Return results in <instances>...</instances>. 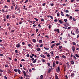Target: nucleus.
I'll use <instances>...</instances> for the list:
<instances>
[{
  "label": "nucleus",
  "instance_id": "nucleus-53",
  "mask_svg": "<svg viewBox=\"0 0 79 79\" xmlns=\"http://www.w3.org/2000/svg\"><path fill=\"white\" fill-rule=\"evenodd\" d=\"M51 6H53V5H54V4H53V3H52L50 4Z\"/></svg>",
  "mask_w": 79,
  "mask_h": 79
},
{
  "label": "nucleus",
  "instance_id": "nucleus-42",
  "mask_svg": "<svg viewBox=\"0 0 79 79\" xmlns=\"http://www.w3.org/2000/svg\"><path fill=\"white\" fill-rule=\"evenodd\" d=\"M68 21L67 19H64V21L65 22H66V21Z\"/></svg>",
  "mask_w": 79,
  "mask_h": 79
},
{
  "label": "nucleus",
  "instance_id": "nucleus-32",
  "mask_svg": "<svg viewBox=\"0 0 79 79\" xmlns=\"http://www.w3.org/2000/svg\"><path fill=\"white\" fill-rule=\"evenodd\" d=\"M56 64H58L59 63V62L58 61H56Z\"/></svg>",
  "mask_w": 79,
  "mask_h": 79
},
{
  "label": "nucleus",
  "instance_id": "nucleus-15",
  "mask_svg": "<svg viewBox=\"0 0 79 79\" xmlns=\"http://www.w3.org/2000/svg\"><path fill=\"white\" fill-rule=\"evenodd\" d=\"M44 49H45V50H49V48H45V47H44Z\"/></svg>",
  "mask_w": 79,
  "mask_h": 79
},
{
  "label": "nucleus",
  "instance_id": "nucleus-22",
  "mask_svg": "<svg viewBox=\"0 0 79 79\" xmlns=\"http://www.w3.org/2000/svg\"><path fill=\"white\" fill-rule=\"evenodd\" d=\"M56 32H57L58 33H59V32H60V31L59 30V29H57L56 30Z\"/></svg>",
  "mask_w": 79,
  "mask_h": 79
},
{
  "label": "nucleus",
  "instance_id": "nucleus-31",
  "mask_svg": "<svg viewBox=\"0 0 79 79\" xmlns=\"http://www.w3.org/2000/svg\"><path fill=\"white\" fill-rule=\"evenodd\" d=\"M9 16H10V15H7V16H6L7 19H8V18H9Z\"/></svg>",
  "mask_w": 79,
  "mask_h": 79
},
{
  "label": "nucleus",
  "instance_id": "nucleus-27",
  "mask_svg": "<svg viewBox=\"0 0 79 79\" xmlns=\"http://www.w3.org/2000/svg\"><path fill=\"white\" fill-rule=\"evenodd\" d=\"M59 49H61V48H62V46H60L59 47Z\"/></svg>",
  "mask_w": 79,
  "mask_h": 79
},
{
  "label": "nucleus",
  "instance_id": "nucleus-13",
  "mask_svg": "<svg viewBox=\"0 0 79 79\" xmlns=\"http://www.w3.org/2000/svg\"><path fill=\"white\" fill-rule=\"evenodd\" d=\"M41 61L43 62V63H45V60L44 59H41Z\"/></svg>",
  "mask_w": 79,
  "mask_h": 79
},
{
  "label": "nucleus",
  "instance_id": "nucleus-25",
  "mask_svg": "<svg viewBox=\"0 0 79 79\" xmlns=\"http://www.w3.org/2000/svg\"><path fill=\"white\" fill-rule=\"evenodd\" d=\"M64 11L65 13H69V11H68V10H65Z\"/></svg>",
  "mask_w": 79,
  "mask_h": 79
},
{
  "label": "nucleus",
  "instance_id": "nucleus-16",
  "mask_svg": "<svg viewBox=\"0 0 79 79\" xmlns=\"http://www.w3.org/2000/svg\"><path fill=\"white\" fill-rule=\"evenodd\" d=\"M61 15L62 16H64V14H63V13L62 11L61 12Z\"/></svg>",
  "mask_w": 79,
  "mask_h": 79
},
{
  "label": "nucleus",
  "instance_id": "nucleus-44",
  "mask_svg": "<svg viewBox=\"0 0 79 79\" xmlns=\"http://www.w3.org/2000/svg\"><path fill=\"white\" fill-rule=\"evenodd\" d=\"M27 2H28V0H26L24 2L25 3H27Z\"/></svg>",
  "mask_w": 79,
  "mask_h": 79
},
{
  "label": "nucleus",
  "instance_id": "nucleus-50",
  "mask_svg": "<svg viewBox=\"0 0 79 79\" xmlns=\"http://www.w3.org/2000/svg\"><path fill=\"white\" fill-rule=\"evenodd\" d=\"M50 54H48L47 55V56H48V57H50Z\"/></svg>",
  "mask_w": 79,
  "mask_h": 79
},
{
  "label": "nucleus",
  "instance_id": "nucleus-63",
  "mask_svg": "<svg viewBox=\"0 0 79 79\" xmlns=\"http://www.w3.org/2000/svg\"><path fill=\"white\" fill-rule=\"evenodd\" d=\"M65 78H66V79H68V77L67 76V75H66V76H65Z\"/></svg>",
  "mask_w": 79,
  "mask_h": 79
},
{
  "label": "nucleus",
  "instance_id": "nucleus-62",
  "mask_svg": "<svg viewBox=\"0 0 79 79\" xmlns=\"http://www.w3.org/2000/svg\"><path fill=\"white\" fill-rule=\"evenodd\" d=\"M15 53H18V51L17 50H15Z\"/></svg>",
  "mask_w": 79,
  "mask_h": 79
},
{
  "label": "nucleus",
  "instance_id": "nucleus-5",
  "mask_svg": "<svg viewBox=\"0 0 79 79\" xmlns=\"http://www.w3.org/2000/svg\"><path fill=\"white\" fill-rule=\"evenodd\" d=\"M72 50L73 52H74V51H75V47H74V46H73Z\"/></svg>",
  "mask_w": 79,
  "mask_h": 79
},
{
  "label": "nucleus",
  "instance_id": "nucleus-26",
  "mask_svg": "<svg viewBox=\"0 0 79 79\" xmlns=\"http://www.w3.org/2000/svg\"><path fill=\"white\" fill-rule=\"evenodd\" d=\"M75 56L76 57H77L78 58L79 57V56L77 55V54H75Z\"/></svg>",
  "mask_w": 79,
  "mask_h": 79
},
{
  "label": "nucleus",
  "instance_id": "nucleus-2",
  "mask_svg": "<svg viewBox=\"0 0 79 79\" xmlns=\"http://www.w3.org/2000/svg\"><path fill=\"white\" fill-rule=\"evenodd\" d=\"M75 32L76 34H78L79 33V30L77 29H76L75 31Z\"/></svg>",
  "mask_w": 79,
  "mask_h": 79
},
{
  "label": "nucleus",
  "instance_id": "nucleus-45",
  "mask_svg": "<svg viewBox=\"0 0 79 79\" xmlns=\"http://www.w3.org/2000/svg\"><path fill=\"white\" fill-rule=\"evenodd\" d=\"M21 61H24L25 60H24V59H22L21 60Z\"/></svg>",
  "mask_w": 79,
  "mask_h": 79
},
{
  "label": "nucleus",
  "instance_id": "nucleus-6",
  "mask_svg": "<svg viewBox=\"0 0 79 79\" xmlns=\"http://www.w3.org/2000/svg\"><path fill=\"white\" fill-rule=\"evenodd\" d=\"M23 72L24 74V77H26V73L24 71H23Z\"/></svg>",
  "mask_w": 79,
  "mask_h": 79
},
{
  "label": "nucleus",
  "instance_id": "nucleus-19",
  "mask_svg": "<svg viewBox=\"0 0 79 79\" xmlns=\"http://www.w3.org/2000/svg\"><path fill=\"white\" fill-rule=\"evenodd\" d=\"M55 44H53L51 46V48H53V47H55Z\"/></svg>",
  "mask_w": 79,
  "mask_h": 79
},
{
  "label": "nucleus",
  "instance_id": "nucleus-52",
  "mask_svg": "<svg viewBox=\"0 0 79 79\" xmlns=\"http://www.w3.org/2000/svg\"><path fill=\"white\" fill-rule=\"evenodd\" d=\"M26 77H29V76L28 75H27L26 76Z\"/></svg>",
  "mask_w": 79,
  "mask_h": 79
},
{
  "label": "nucleus",
  "instance_id": "nucleus-34",
  "mask_svg": "<svg viewBox=\"0 0 79 79\" xmlns=\"http://www.w3.org/2000/svg\"><path fill=\"white\" fill-rule=\"evenodd\" d=\"M73 45H76V43H75V42H73Z\"/></svg>",
  "mask_w": 79,
  "mask_h": 79
},
{
  "label": "nucleus",
  "instance_id": "nucleus-21",
  "mask_svg": "<svg viewBox=\"0 0 79 79\" xmlns=\"http://www.w3.org/2000/svg\"><path fill=\"white\" fill-rule=\"evenodd\" d=\"M40 79H43V75H41L40 77Z\"/></svg>",
  "mask_w": 79,
  "mask_h": 79
},
{
  "label": "nucleus",
  "instance_id": "nucleus-20",
  "mask_svg": "<svg viewBox=\"0 0 79 79\" xmlns=\"http://www.w3.org/2000/svg\"><path fill=\"white\" fill-rule=\"evenodd\" d=\"M60 44V43H57L56 44V47H57V46H58Z\"/></svg>",
  "mask_w": 79,
  "mask_h": 79
},
{
  "label": "nucleus",
  "instance_id": "nucleus-57",
  "mask_svg": "<svg viewBox=\"0 0 79 79\" xmlns=\"http://www.w3.org/2000/svg\"><path fill=\"white\" fill-rule=\"evenodd\" d=\"M53 43H55V41H52V42H51V44H53Z\"/></svg>",
  "mask_w": 79,
  "mask_h": 79
},
{
  "label": "nucleus",
  "instance_id": "nucleus-41",
  "mask_svg": "<svg viewBox=\"0 0 79 79\" xmlns=\"http://www.w3.org/2000/svg\"><path fill=\"white\" fill-rule=\"evenodd\" d=\"M12 5H13V6H15V3H12Z\"/></svg>",
  "mask_w": 79,
  "mask_h": 79
},
{
  "label": "nucleus",
  "instance_id": "nucleus-55",
  "mask_svg": "<svg viewBox=\"0 0 79 79\" xmlns=\"http://www.w3.org/2000/svg\"><path fill=\"white\" fill-rule=\"evenodd\" d=\"M41 21H44V19H41Z\"/></svg>",
  "mask_w": 79,
  "mask_h": 79
},
{
  "label": "nucleus",
  "instance_id": "nucleus-17",
  "mask_svg": "<svg viewBox=\"0 0 79 79\" xmlns=\"http://www.w3.org/2000/svg\"><path fill=\"white\" fill-rule=\"evenodd\" d=\"M56 65V64L55 63L53 62V67H55V66Z\"/></svg>",
  "mask_w": 79,
  "mask_h": 79
},
{
  "label": "nucleus",
  "instance_id": "nucleus-46",
  "mask_svg": "<svg viewBox=\"0 0 79 79\" xmlns=\"http://www.w3.org/2000/svg\"><path fill=\"white\" fill-rule=\"evenodd\" d=\"M46 4V3H43V4H42V5H43V6H45Z\"/></svg>",
  "mask_w": 79,
  "mask_h": 79
},
{
  "label": "nucleus",
  "instance_id": "nucleus-10",
  "mask_svg": "<svg viewBox=\"0 0 79 79\" xmlns=\"http://www.w3.org/2000/svg\"><path fill=\"white\" fill-rule=\"evenodd\" d=\"M37 61V59H35L33 61V63H35L36 61Z\"/></svg>",
  "mask_w": 79,
  "mask_h": 79
},
{
  "label": "nucleus",
  "instance_id": "nucleus-43",
  "mask_svg": "<svg viewBox=\"0 0 79 79\" xmlns=\"http://www.w3.org/2000/svg\"><path fill=\"white\" fill-rule=\"evenodd\" d=\"M56 71L58 73V72L60 71V69H56Z\"/></svg>",
  "mask_w": 79,
  "mask_h": 79
},
{
  "label": "nucleus",
  "instance_id": "nucleus-30",
  "mask_svg": "<svg viewBox=\"0 0 79 79\" xmlns=\"http://www.w3.org/2000/svg\"><path fill=\"white\" fill-rule=\"evenodd\" d=\"M10 8H11V10H13L14 9V7L13 6H11L10 7Z\"/></svg>",
  "mask_w": 79,
  "mask_h": 79
},
{
  "label": "nucleus",
  "instance_id": "nucleus-64",
  "mask_svg": "<svg viewBox=\"0 0 79 79\" xmlns=\"http://www.w3.org/2000/svg\"><path fill=\"white\" fill-rule=\"evenodd\" d=\"M75 11H76L77 12V11H79V10H75Z\"/></svg>",
  "mask_w": 79,
  "mask_h": 79
},
{
  "label": "nucleus",
  "instance_id": "nucleus-4",
  "mask_svg": "<svg viewBox=\"0 0 79 79\" xmlns=\"http://www.w3.org/2000/svg\"><path fill=\"white\" fill-rule=\"evenodd\" d=\"M41 57L42 58H45V56H44V55L41 54L40 55Z\"/></svg>",
  "mask_w": 79,
  "mask_h": 79
},
{
  "label": "nucleus",
  "instance_id": "nucleus-59",
  "mask_svg": "<svg viewBox=\"0 0 79 79\" xmlns=\"http://www.w3.org/2000/svg\"><path fill=\"white\" fill-rule=\"evenodd\" d=\"M0 72H1V73H2V72H3V70H2L0 69Z\"/></svg>",
  "mask_w": 79,
  "mask_h": 79
},
{
  "label": "nucleus",
  "instance_id": "nucleus-48",
  "mask_svg": "<svg viewBox=\"0 0 79 79\" xmlns=\"http://www.w3.org/2000/svg\"><path fill=\"white\" fill-rule=\"evenodd\" d=\"M39 31V30L38 29H37L36 30V32H37Z\"/></svg>",
  "mask_w": 79,
  "mask_h": 79
},
{
  "label": "nucleus",
  "instance_id": "nucleus-28",
  "mask_svg": "<svg viewBox=\"0 0 79 79\" xmlns=\"http://www.w3.org/2000/svg\"><path fill=\"white\" fill-rule=\"evenodd\" d=\"M39 43L40 44H42V40H39Z\"/></svg>",
  "mask_w": 79,
  "mask_h": 79
},
{
  "label": "nucleus",
  "instance_id": "nucleus-37",
  "mask_svg": "<svg viewBox=\"0 0 79 79\" xmlns=\"http://www.w3.org/2000/svg\"><path fill=\"white\" fill-rule=\"evenodd\" d=\"M47 64H48V66H50V63H48Z\"/></svg>",
  "mask_w": 79,
  "mask_h": 79
},
{
  "label": "nucleus",
  "instance_id": "nucleus-40",
  "mask_svg": "<svg viewBox=\"0 0 79 79\" xmlns=\"http://www.w3.org/2000/svg\"><path fill=\"white\" fill-rule=\"evenodd\" d=\"M50 72H51V70H48V72L49 73H50Z\"/></svg>",
  "mask_w": 79,
  "mask_h": 79
},
{
  "label": "nucleus",
  "instance_id": "nucleus-23",
  "mask_svg": "<svg viewBox=\"0 0 79 79\" xmlns=\"http://www.w3.org/2000/svg\"><path fill=\"white\" fill-rule=\"evenodd\" d=\"M28 47L30 48L31 47V46H32V45L30 44H28Z\"/></svg>",
  "mask_w": 79,
  "mask_h": 79
},
{
  "label": "nucleus",
  "instance_id": "nucleus-29",
  "mask_svg": "<svg viewBox=\"0 0 79 79\" xmlns=\"http://www.w3.org/2000/svg\"><path fill=\"white\" fill-rule=\"evenodd\" d=\"M62 58H63L65 59L66 58V56H65L64 55H63L62 56Z\"/></svg>",
  "mask_w": 79,
  "mask_h": 79
},
{
  "label": "nucleus",
  "instance_id": "nucleus-24",
  "mask_svg": "<svg viewBox=\"0 0 79 79\" xmlns=\"http://www.w3.org/2000/svg\"><path fill=\"white\" fill-rule=\"evenodd\" d=\"M17 71H18V72L19 73V74H20V73H21V71H20V70L18 69Z\"/></svg>",
  "mask_w": 79,
  "mask_h": 79
},
{
  "label": "nucleus",
  "instance_id": "nucleus-3",
  "mask_svg": "<svg viewBox=\"0 0 79 79\" xmlns=\"http://www.w3.org/2000/svg\"><path fill=\"white\" fill-rule=\"evenodd\" d=\"M16 47H17V48H19V47H20V44L19 43L17 44L16 45Z\"/></svg>",
  "mask_w": 79,
  "mask_h": 79
},
{
  "label": "nucleus",
  "instance_id": "nucleus-11",
  "mask_svg": "<svg viewBox=\"0 0 79 79\" xmlns=\"http://www.w3.org/2000/svg\"><path fill=\"white\" fill-rule=\"evenodd\" d=\"M71 76H72L73 77H74V76H75L74 74L73 73H72L71 74Z\"/></svg>",
  "mask_w": 79,
  "mask_h": 79
},
{
  "label": "nucleus",
  "instance_id": "nucleus-47",
  "mask_svg": "<svg viewBox=\"0 0 79 79\" xmlns=\"http://www.w3.org/2000/svg\"><path fill=\"white\" fill-rule=\"evenodd\" d=\"M38 26L39 27H41V26H40V24H39V25H38Z\"/></svg>",
  "mask_w": 79,
  "mask_h": 79
},
{
  "label": "nucleus",
  "instance_id": "nucleus-61",
  "mask_svg": "<svg viewBox=\"0 0 79 79\" xmlns=\"http://www.w3.org/2000/svg\"><path fill=\"white\" fill-rule=\"evenodd\" d=\"M66 16L67 17H68V16L69 17V15L68 14H67V15H66Z\"/></svg>",
  "mask_w": 79,
  "mask_h": 79
},
{
  "label": "nucleus",
  "instance_id": "nucleus-18",
  "mask_svg": "<svg viewBox=\"0 0 79 79\" xmlns=\"http://www.w3.org/2000/svg\"><path fill=\"white\" fill-rule=\"evenodd\" d=\"M71 63L72 64H74V62L73 61H71Z\"/></svg>",
  "mask_w": 79,
  "mask_h": 79
},
{
  "label": "nucleus",
  "instance_id": "nucleus-58",
  "mask_svg": "<svg viewBox=\"0 0 79 79\" xmlns=\"http://www.w3.org/2000/svg\"><path fill=\"white\" fill-rule=\"evenodd\" d=\"M34 19H35V20H36V21H38V19H37L35 18Z\"/></svg>",
  "mask_w": 79,
  "mask_h": 79
},
{
  "label": "nucleus",
  "instance_id": "nucleus-56",
  "mask_svg": "<svg viewBox=\"0 0 79 79\" xmlns=\"http://www.w3.org/2000/svg\"><path fill=\"white\" fill-rule=\"evenodd\" d=\"M7 26H9L10 25V23H7Z\"/></svg>",
  "mask_w": 79,
  "mask_h": 79
},
{
  "label": "nucleus",
  "instance_id": "nucleus-14",
  "mask_svg": "<svg viewBox=\"0 0 79 79\" xmlns=\"http://www.w3.org/2000/svg\"><path fill=\"white\" fill-rule=\"evenodd\" d=\"M55 79H59L58 78V76H57V75H55Z\"/></svg>",
  "mask_w": 79,
  "mask_h": 79
},
{
  "label": "nucleus",
  "instance_id": "nucleus-9",
  "mask_svg": "<svg viewBox=\"0 0 79 79\" xmlns=\"http://www.w3.org/2000/svg\"><path fill=\"white\" fill-rule=\"evenodd\" d=\"M32 41L34 43H35V42H36V40L35 39H33Z\"/></svg>",
  "mask_w": 79,
  "mask_h": 79
},
{
  "label": "nucleus",
  "instance_id": "nucleus-51",
  "mask_svg": "<svg viewBox=\"0 0 79 79\" xmlns=\"http://www.w3.org/2000/svg\"><path fill=\"white\" fill-rule=\"evenodd\" d=\"M73 58L75 59V60H76V56H73Z\"/></svg>",
  "mask_w": 79,
  "mask_h": 79
},
{
  "label": "nucleus",
  "instance_id": "nucleus-60",
  "mask_svg": "<svg viewBox=\"0 0 79 79\" xmlns=\"http://www.w3.org/2000/svg\"><path fill=\"white\" fill-rule=\"evenodd\" d=\"M60 40H62V37H60Z\"/></svg>",
  "mask_w": 79,
  "mask_h": 79
},
{
  "label": "nucleus",
  "instance_id": "nucleus-8",
  "mask_svg": "<svg viewBox=\"0 0 79 79\" xmlns=\"http://www.w3.org/2000/svg\"><path fill=\"white\" fill-rule=\"evenodd\" d=\"M50 53L52 54V56H53L54 55V54H53V51H51Z\"/></svg>",
  "mask_w": 79,
  "mask_h": 79
},
{
  "label": "nucleus",
  "instance_id": "nucleus-33",
  "mask_svg": "<svg viewBox=\"0 0 79 79\" xmlns=\"http://www.w3.org/2000/svg\"><path fill=\"white\" fill-rule=\"evenodd\" d=\"M50 18H51V19H53V17H52V16H51L50 15L49 16Z\"/></svg>",
  "mask_w": 79,
  "mask_h": 79
},
{
  "label": "nucleus",
  "instance_id": "nucleus-35",
  "mask_svg": "<svg viewBox=\"0 0 79 79\" xmlns=\"http://www.w3.org/2000/svg\"><path fill=\"white\" fill-rule=\"evenodd\" d=\"M57 15L58 16H60V13H59V12H58Z\"/></svg>",
  "mask_w": 79,
  "mask_h": 79
},
{
  "label": "nucleus",
  "instance_id": "nucleus-38",
  "mask_svg": "<svg viewBox=\"0 0 79 79\" xmlns=\"http://www.w3.org/2000/svg\"><path fill=\"white\" fill-rule=\"evenodd\" d=\"M60 58V57H59V56H56V57L55 58L56 59V58Z\"/></svg>",
  "mask_w": 79,
  "mask_h": 79
},
{
  "label": "nucleus",
  "instance_id": "nucleus-49",
  "mask_svg": "<svg viewBox=\"0 0 79 79\" xmlns=\"http://www.w3.org/2000/svg\"><path fill=\"white\" fill-rule=\"evenodd\" d=\"M12 17L13 18H15V15H12Z\"/></svg>",
  "mask_w": 79,
  "mask_h": 79
},
{
  "label": "nucleus",
  "instance_id": "nucleus-12",
  "mask_svg": "<svg viewBox=\"0 0 79 79\" xmlns=\"http://www.w3.org/2000/svg\"><path fill=\"white\" fill-rule=\"evenodd\" d=\"M57 21H59L60 23V24H62V23H63V22L61 20H59L58 19Z\"/></svg>",
  "mask_w": 79,
  "mask_h": 79
},
{
  "label": "nucleus",
  "instance_id": "nucleus-54",
  "mask_svg": "<svg viewBox=\"0 0 79 79\" xmlns=\"http://www.w3.org/2000/svg\"><path fill=\"white\" fill-rule=\"evenodd\" d=\"M5 7L6 8H8V6H5Z\"/></svg>",
  "mask_w": 79,
  "mask_h": 79
},
{
  "label": "nucleus",
  "instance_id": "nucleus-39",
  "mask_svg": "<svg viewBox=\"0 0 79 79\" xmlns=\"http://www.w3.org/2000/svg\"><path fill=\"white\" fill-rule=\"evenodd\" d=\"M73 21H76V19H75L74 18H73Z\"/></svg>",
  "mask_w": 79,
  "mask_h": 79
},
{
  "label": "nucleus",
  "instance_id": "nucleus-36",
  "mask_svg": "<svg viewBox=\"0 0 79 79\" xmlns=\"http://www.w3.org/2000/svg\"><path fill=\"white\" fill-rule=\"evenodd\" d=\"M0 56H3V55L2 54H0Z\"/></svg>",
  "mask_w": 79,
  "mask_h": 79
},
{
  "label": "nucleus",
  "instance_id": "nucleus-7",
  "mask_svg": "<svg viewBox=\"0 0 79 79\" xmlns=\"http://www.w3.org/2000/svg\"><path fill=\"white\" fill-rule=\"evenodd\" d=\"M36 50L37 52H40V48H36Z\"/></svg>",
  "mask_w": 79,
  "mask_h": 79
},
{
  "label": "nucleus",
  "instance_id": "nucleus-1",
  "mask_svg": "<svg viewBox=\"0 0 79 79\" xmlns=\"http://www.w3.org/2000/svg\"><path fill=\"white\" fill-rule=\"evenodd\" d=\"M64 26H69V23H65L63 24Z\"/></svg>",
  "mask_w": 79,
  "mask_h": 79
}]
</instances>
